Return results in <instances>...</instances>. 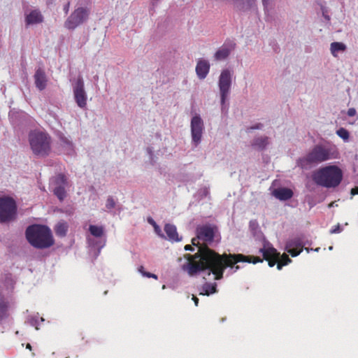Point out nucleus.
Returning <instances> with one entry per match:
<instances>
[{
    "label": "nucleus",
    "mask_w": 358,
    "mask_h": 358,
    "mask_svg": "<svg viewBox=\"0 0 358 358\" xmlns=\"http://www.w3.org/2000/svg\"><path fill=\"white\" fill-rule=\"evenodd\" d=\"M216 229L211 225H203L197 227L196 238L192 239V243L193 245L198 246V252L194 255H185V262L181 266L182 270L189 275L193 276L201 271H206L208 275L213 273L215 280H220L222 278L224 271L227 267H231V269H234V272H235L240 268L239 266H234L237 263L252 262L256 264L263 262L259 257H252L254 260L251 261V257L241 254L220 255L207 246L199 245V241H202L206 244L211 243L214 240Z\"/></svg>",
    "instance_id": "f257e3e1"
},
{
    "label": "nucleus",
    "mask_w": 358,
    "mask_h": 358,
    "mask_svg": "<svg viewBox=\"0 0 358 358\" xmlns=\"http://www.w3.org/2000/svg\"><path fill=\"white\" fill-rule=\"evenodd\" d=\"M338 152L334 145L317 144L314 145L309 152L296 161V164L302 169H310L324 162L336 159Z\"/></svg>",
    "instance_id": "f03ea898"
},
{
    "label": "nucleus",
    "mask_w": 358,
    "mask_h": 358,
    "mask_svg": "<svg viewBox=\"0 0 358 358\" xmlns=\"http://www.w3.org/2000/svg\"><path fill=\"white\" fill-rule=\"evenodd\" d=\"M26 237L29 243L36 248H48L54 244L52 231L45 225L34 224L28 227Z\"/></svg>",
    "instance_id": "7ed1b4c3"
},
{
    "label": "nucleus",
    "mask_w": 358,
    "mask_h": 358,
    "mask_svg": "<svg viewBox=\"0 0 358 358\" xmlns=\"http://www.w3.org/2000/svg\"><path fill=\"white\" fill-rule=\"evenodd\" d=\"M343 173L336 166H327L315 171L313 174L314 182L327 188L336 187L341 182Z\"/></svg>",
    "instance_id": "20e7f679"
},
{
    "label": "nucleus",
    "mask_w": 358,
    "mask_h": 358,
    "mask_svg": "<svg viewBox=\"0 0 358 358\" xmlns=\"http://www.w3.org/2000/svg\"><path fill=\"white\" fill-rule=\"evenodd\" d=\"M29 142L33 153L39 157L48 156L51 150V138L48 134L39 130L31 131Z\"/></svg>",
    "instance_id": "39448f33"
},
{
    "label": "nucleus",
    "mask_w": 358,
    "mask_h": 358,
    "mask_svg": "<svg viewBox=\"0 0 358 358\" xmlns=\"http://www.w3.org/2000/svg\"><path fill=\"white\" fill-rule=\"evenodd\" d=\"M264 259L268 262V266L273 267L278 262L277 268L281 270L283 266L289 264L292 260L286 254L280 255L272 244L264 238L263 247L259 249Z\"/></svg>",
    "instance_id": "423d86ee"
},
{
    "label": "nucleus",
    "mask_w": 358,
    "mask_h": 358,
    "mask_svg": "<svg viewBox=\"0 0 358 358\" xmlns=\"http://www.w3.org/2000/svg\"><path fill=\"white\" fill-rule=\"evenodd\" d=\"M232 84V71L228 69H223L218 79V87L220 96L221 110H228L227 100L231 92Z\"/></svg>",
    "instance_id": "0eeeda50"
},
{
    "label": "nucleus",
    "mask_w": 358,
    "mask_h": 358,
    "mask_svg": "<svg viewBox=\"0 0 358 358\" xmlns=\"http://www.w3.org/2000/svg\"><path fill=\"white\" fill-rule=\"evenodd\" d=\"M90 14V9L89 8L79 6L68 17L64 22V27L69 30H73L86 22L89 19Z\"/></svg>",
    "instance_id": "6e6552de"
},
{
    "label": "nucleus",
    "mask_w": 358,
    "mask_h": 358,
    "mask_svg": "<svg viewBox=\"0 0 358 358\" xmlns=\"http://www.w3.org/2000/svg\"><path fill=\"white\" fill-rule=\"evenodd\" d=\"M17 205L15 200L9 196L0 197V222H9L15 220Z\"/></svg>",
    "instance_id": "1a4fd4ad"
},
{
    "label": "nucleus",
    "mask_w": 358,
    "mask_h": 358,
    "mask_svg": "<svg viewBox=\"0 0 358 358\" xmlns=\"http://www.w3.org/2000/svg\"><path fill=\"white\" fill-rule=\"evenodd\" d=\"M204 129L203 121L201 116L197 114L194 115L190 122L192 145L194 147L196 148L201 143Z\"/></svg>",
    "instance_id": "9d476101"
},
{
    "label": "nucleus",
    "mask_w": 358,
    "mask_h": 358,
    "mask_svg": "<svg viewBox=\"0 0 358 358\" xmlns=\"http://www.w3.org/2000/svg\"><path fill=\"white\" fill-rule=\"evenodd\" d=\"M306 245H310V243L305 235L301 234L289 239L285 245V250L292 257H296Z\"/></svg>",
    "instance_id": "9b49d317"
},
{
    "label": "nucleus",
    "mask_w": 358,
    "mask_h": 358,
    "mask_svg": "<svg viewBox=\"0 0 358 358\" xmlns=\"http://www.w3.org/2000/svg\"><path fill=\"white\" fill-rule=\"evenodd\" d=\"M73 93L74 100L79 108H86L87 94L85 90L83 79L79 76L77 80L73 83Z\"/></svg>",
    "instance_id": "f8f14e48"
},
{
    "label": "nucleus",
    "mask_w": 358,
    "mask_h": 358,
    "mask_svg": "<svg viewBox=\"0 0 358 358\" xmlns=\"http://www.w3.org/2000/svg\"><path fill=\"white\" fill-rule=\"evenodd\" d=\"M50 186L55 195L62 201L66 197L65 188L67 186V180L64 175L58 174L50 180Z\"/></svg>",
    "instance_id": "ddd939ff"
},
{
    "label": "nucleus",
    "mask_w": 358,
    "mask_h": 358,
    "mask_svg": "<svg viewBox=\"0 0 358 358\" xmlns=\"http://www.w3.org/2000/svg\"><path fill=\"white\" fill-rule=\"evenodd\" d=\"M89 231L90 234L94 238H99V240L95 241L94 238H88L89 244L92 247H96L98 250L96 255H99L100 253L101 249L103 248L106 243L105 238H103L102 236L104 234V227L103 226H97V225H90Z\"/></svg>",
    "instance_id": "4468645a"
},
{
    "label": "nucleus",
    "mask_w": 358,
    "mask_h": 358,
    "mask_svg": "<svg viewBox=\"0 0 358 358\" xmlns=\"http://www.w3.org/2000/svg\"><path fill=\"white\" fill-rule=\"evenodd\" d=\"M24 18L27 27L41 24L44 20L43 15L39 9H32L26 11Z\"/></svg>",
    "instance_id": "2eb2a0df"
},
{
    "label": "nucleus",
    "mask_w": 358,
    "mask_h": 358,
    "mask_svg": "<svg viewBox=\"0 0 358 358\" xmlns=\"http://www.w3.org/2000/svg\"><path fill=\"white\" fill-rule=\"evenodd\" d=\"M235 48V43L232 42L224 43L219 49L215 52L214 58L216 61H222L226 59L231 52Z\"/></svg>",
    "instance_id": "dca6fc26"
},
{
    "label": "nucleus",
    "mask_w": 358,
    "mask_h": 358,
    "mask_svg": "<svg viewBox=\"0 0 358 358\" xmlns=\"http://www.w3.org/2000/svg\"><path fill=\"white\" fill-rule=\"evenodd\" d=\"M210 66L208 61L203 59H199L196 66V73L199 79L203 80L206 78L210 71Z\"/></svg>",
    "instance_id": "f3484780"
},
{
    "label": "nucleus",
    "mask_w": 358,
    "mask_h": 358,
    "mask_svg": "<svg viewBox=\"0 0 358 358\" xmlns=\"http://www.w3.org/2000/svg\"><path fill=\"white\" fill-rule=\"evenodd\" d=\"M34 81L36 87L40 90H43L46 87L47 78L43 70L38 69L34 74Z\"/></svg>",
    "instance_id": "a211bd4d"
},
{
    "label": "nucleus",
    "mask_w": 358,
    "mask_h": 358,
    "mask_svg": "<svg viewBox=\"0 0 358 358\" xmlns=\"http://www.w3.org/2000/svg\"><path fill=\"white\" fill-rule=\"evenodd\" d=\"M59 140L64 152L68 155H73L75 154V146L73 142L63 134L59 136Z\"/></svg>",
    "instance_id": "6ab92c4d"
},
{
    "label": "nucleus",
    "mask_w": 358,
    "mask_h": 358,
    "mask_svg": "<svg viewBox=\"0 0 358 358\" xmlns=\"http://www.w3.org/2000/svg\"><path fill=\"white\" fill-rule=\"evenodd\" d=\"M272 194L280 201H287L292 197L293 192L290 189L282 187L275 189Z\"/></svg>",
    "instance_id": "aec40b11"
},
{
    "label": "nucleus",
    "mask_w": 358,
    "mask_h": 358,
    "mask_svg": "<svg viewBox=\"0 0 358 358\" xmlns=\"http://www.w3.org/2000/svg\"><path fill=\"white\" fill-rule=\"evenodd\" d=\"M164 231L169 240L171 241H180L181 240V238L178 237L177 229L175 225L171 224H165Z\"/></svg>",
    "instance_id": "412c9836"
},
{
    "label": "nucleus",
    "mask_w": 358,
    "mask_h": 358,
    "mask_svg": "<svg viewBox=\"0 0 358 358\" xmlns=\"http://www.w3.org/2000/svg\"><path fill=\"white\" fill-rule=\"evenodd\" d=\"M116 209L120 210V205L113 196H108L103 210L112 215H115V213L114 210Z\"/></svg>",
    "instance_id": "4be33fe9"
},
{
    "label": "nucleus",
    "mask_w": 358,
    "mask_h": 358,
    "mask_svg": "<svg viewBox=\"0 0 358 358\" xmlns=\"http://www.w3.org/2000/svg\"><path fill=\"white\" fill-rule=\"evenodd\" d=\"M268 138L267 136H259L254 138L252 146L255 149L262 150L268 145Z\"/></svg>",
    "instance_id": "5701e85b"
},
{
    "label": "nucleus",
    "mask_w": 358,
    "mask_h": 358,
    "mask_svg": "<svg viewBox=\"0 0 358 358\" xmlns=\"http://www.w3.org/2000/svg\"><path fill=\"white\" fill-rule=\"evenodd\" d=\"M68 229L69 224L64 220L58 222L54 228L56 235L60 237H64L66 235Z\"/></svg>",
    "instance_id": "b1692460"
},
{
    "label": "nucleus",
    "mask_w": 358,
    "mask_h": 358,
    "mask_svg": "<svg viewBox=\"0 0 358 358\" xmlns=\"http://www.w3.org/2000/svg\"><path fill=\"white\" fill-rule=\"evenodd\" d=\"M347 49L345 44L341 42H333L330 45V51L331 55L336 57L339 52H345Z\"/></svg>",
    "instance_id": "393cba45"
},
{
    "label": "nucleus",
    "mask_w": 358,
    "mask_h": 358,
    "mask_svg": "<svg viewBox=\"0 0 358 358\" xmlns=\"http://www.w3.org/2000/svg\"><path fill=\"white\" fill-rule=\"evenodd\" d=\"M8 304L4 296L0 294V321L8 316Z\"/></svg>",
    "instance_id": "a878e982"
},
{
    "label": "nucleus",
    "mask_w": 358,
    "mask_h": 358,
    "mask_svg": "<svg viewBox=\"0 0 358 358\" xmlns=\"http://www.w3.org/2000/svg\"><path fill=\"white\" fill-rule=\"evenodd\" d=\"M215 292H216V284L206 282L203 285L202 292L200 293V294L209 295Z\"/></svg>",
    "instance_id": "bb28decb"
},
{
    "label": "nucleus",
    "mask_w": 358,
    "mask_h": 358,
    "mask_svg": "<svg viewBox=\"0 0 358 358\" xmlns=\"http://www.w3.org/2000/svg\"><path fill=\"white\" fill-rule=\"evenodd\" d=\"M148 222L154 227L155 232L160 237L164 238V235L160 227L155 222V221L150 217L148 218Z\"/></svg>",
    "instance_id": "cd10ccee"
},
{
    "label": "nucleus",
    "mask_w": 358,
    "mask_h": 358,
    "mask_svg": "<svg viewBox=\"0 0 358 358\" xmlns=\"http://www.w3.org/2000/svg\"><path fill=\"white\" fill-rule=\"evenodd\" d=\"M336 134L345 141L349 139V132L345 128H340L336 131Z\"/></svg>",
    "instance_id": "c85d7f7f"
},
{
    "label": "nucleus",
    "mask_w": 358,
    "mask_h": 358,
    "mask_svg": "<svg viewBox=\"0 0 358 358\" xmlns=\"http://www.w3.org/2000/svg\"><path fill=\"white\" fill-rule=\"evenodd\" d=\"M27 322L31 326H35L36 329H38V328L37 327L38 325V318L36 317H31L28 318Z\"/></svg>",
    "instance_id": "c756f323"
},
{
    "label": "nucleus",
    "mask_w": 358,
    "mask_h": 358,
    "mask_svg": "<svg viewBox=\"0 0 358 358\" xmlns=\"http://www.w3.org/2000/svg\"><path fill=\"white\" fill-rule=\"evenodd\" d=\"M343 231V227L338 224L337 225L334 226L330 230V234H338L341 233Z\"/></svg>",
    "instance_id": "7c9ffc66"
},
{
    "label": "nucleus",
    "mask_w": 358,
    "mask_h": 358,
    "mask_svg": "<svg viewBox=\"0 0 358 358\" xmlns=\"http://www.w3.org/2000/svg\"><path fill=\"white\" fill-rule=\"evenodd\" d=\"M138 271L145 277L150 278L151 273L143 271V267L141 266L138 268Z\"/></svg>",
    "instance_id": "2f4dec72"
},
{
    "label": "nucleus",
    "mask_w": 358,
    "mask_h": 358,
    "mask_svg": "<svg viewBox=\"0 0 358 358\" xmlns=\"http://www.w3.org/2000/svg\"><path fill=\"white\" fill-rule=\"evenodd\" d=\"M347 114L349 117H353L356 115V110L354 108H350L348 109Z\"/></svg>",
    "instance_id": "473e14b6"
},
{
    "label": "nucleus",
    "mask_w": 358,
    "mask_h": 358,
    "mask_svg": "<svg viewBox=\"0 0 358 358\" xmlns=\"http://www.w3.org/2000/svg\"><path fill=\"white\" fill-rule=\"evenodd\" d=\"M263 125L260 123L256 124L254 126L250 127L248 129L250 130H254V129H261L262 128Z\"/></svg>",
    "instance_id": "72a5a7b5"
},
{
    "label": "nucleus",
    "mask_w": 358,
    "mask_h": 358,
    "mask_svg": "<svg viewBox=\"0 0 358 358\" xmlns=\"http://www.w3.org/2000/svg\"><path fill=\"white\" fill-rule=\"evenodd\" d=\"M271 0H262V3L264 7V9H267L268 6L271 3Z\"/></svg>",
    "instance_id": "f704fd0d"
},
{
    "label": "nucleus",
    "mask_w": 358,
    "mask_h": 358,
    "mask_svg": "<svg viewBox=\"0 0 358 358\" xmlns=\"http://www.w3.org/2000/svg\"><path fill=\"white\" fill-rule=\"evenodd\" d=\"M257 227V222L255 220H251L250 222V227L252 229H255Z\"/></svg>",
    "instance_id": "c9c22d12"
},
{
    "label": "nucleus",
    "mask_w": 358,
    "mask_h": 358,
    "mask_svg": "<svg viewBox=\"0 0 358 358\" xmlns=\"http://www.w3.org/2000/svg\"><path fill=\"white\" fill-rule=\"evenodd\" d=\"M69 7H70V3L68 2L67 3H66L64 6V11L66 14L68 13L69 10Z\"/></svg>",
    "instance_id": "e433bc0d"
},
{
    "label": "nucleus",
    "mask_w": 358,
    "mask_h": 358,
    "mask_svg": "<svg viewBox=\"0 0 358 358\" xmlns=\"http://www.w3.org/2000/svg\"><path fill=\"white\" fill-rule=\"evenodd\" d=\"M201 192L202 193V195L206 196L209 194V190L208 188L205 187L201 190Z\"/></svg>",
    "instance_id": "4c0bfd02"
},
{
    "label": "nucleus",
    "mask_w": 358,
    "mask_h": 358,
    "mask_svg": "<svg viewBox=\"0 0 358 358\" xmlns=\"http://www.w3.org/2000/svg\"><path fill=\"white\" fill-rule=\"evenodd\" d=\"M351 194H352V195L358 194V187H355V188H352V189H351Z\"/></svg>",
    "instance_id": "58836bf2"
},
{
    "label": "nucleus",
    "mask_w": 358,
    "mask_h": 358,
    "mask_svg": "<svg viewBox=\"0 0 358 358\" xmlns=\"http://www.w3.org/2000/svg\"><path fill=\"white\" fill-rule=\"evenodd\" d=\"M161 0H152L151 4L153 7L157 6Z\"/></svg>",
    "instance_id": "ea45409f"
},
{
    "label": "nucleus",
    "mask_w": 358,
    "mask_h": 358,
    "mask_svg": "<svg viewBox=\"0 0 358 358\" xmlns=\"http://www.w3.org/2000/svg\"><path fill=\"white\" fill-rule=\"evenodd\" d=\"M185 250H191L193 251L194 248L190 245H186L185 247Z\"/></svg>",
    "instance_id": "a19ab883"
},
{
    "label": "nucleus",
    "mask_w": 358,
    "mask_h": 358,
    "mask_svg": "<svg viewBox=\"0 0 358 358\" xmlns=\"http://www.w3.org/2000/svg\"><path fill=\"white\" fill-rule=\"evenodd\" d=\"M192 300L194 301V303L196 306H198L199 303V299L194 296L192 297Z\"/></svg>",
    "instance_id": "79ce46f5"
},
{
    "label": "nucleus",
    "mask_w": 358,
    "mask_h": 358,
    "mask_svg": "<svg viewBox=\"0 0 358 358\" xmlns=\"http://www.w3.org/2000/svg\"><path fill=\"white\" fill-rule=\"evenodd\" d=\"M305 250L309 253L311 250H313V248H305Z\"/></svg>",
    "instance_id": "37998d69"
},
{
    "label": "nucleus",
    "mask_w": 358,
    "mask_h": 358,
    "mask_svg": "<svg viewBox=\"0 0 358 358\" xmlns=\"http://www.w3.org/2000/svg\"><path fill=\"white\" fill-rule=\"evenodd\" d=\"M150 278L157 279V276L155 274L151 273Z\"/></svg>",
    "instance_id": "c03bdc74"
},
{
    "label": "nucleus",
    "mask_w": 358,
    "mask_h": 358,
    "mask_svg": "<svg viewBox=\"0 0 358 358\" xmlns=\"http://www.w3.org/2000/svg\"><path fill=\"white\" fill-rule=\"evenodd\" d=\"M247 1H248V5L250 6H251L255 0H247Z\"/></svg>",
    "instance_id": "a18cd8bd"
},
{
    "label": "nucleus",
    "mask_w": 358,
    "mask_h": 358,
    "mask_svg": "<svg viewBox=\"0 0 358 358\" xmlns=\"http://www.w3.org/2000/svg\"><path fill=\"white\" fill-rule=\"evenodd\" d=\"M27 349H29V350H31V345H30L29 343H28V344L27 345Z\"/></svg>",
    "instance_id": "49530a36"
},
{
    "label": "nucleus",
    "mask_w": 358,
    "mask_h": 358,
    "mask_svg": "<svg viewBox=\"0 0 358 358\" xmlns=\"http://www.w3.org/2000/svg\"><path fill=\"white\" fill-rule=\"evenodd\" d=\"M320 248H317L314 249V251L318 252L320 250Z\"/></svg>",
    "instance_id": "de8ad7c7"
},
{
    "label": "nucleus",
    "mask_w": 358,
    "mask_h": 358,
    "mask_svg": "<svg viewBox=\"0 0 358 358\" xmlns=\"http://www.w3.org/2000/svg\"><path fill=\"white\" fill-rule=\"evenodd\" d=\"M329 250H333V246H329Z\"/></svg>",
    "instance_id": "09e8293b"
},
{
    "label": "nucleus",
    "mask_w": 358,
    "mask_h": 358,
    "mask_svg": "<svg viewBox=\"0 0 358 358\" xmlns=\"http://www.w3.org/2000/svg\"><path fill=\"white\" fill-rule=\"evenodd\" d=\"M325 18L327 19L328 20H329V16H325Z\"/></svg>",
    "instance_id": "8fccbe9b"
},
{
    "label": "nucleus",
    "mask_w": 358,
    "mask_h": 358,
    "mask_svg": "<svg viewBox=\"0 0 358 358\" xmlns=\"http://www.w3.org/2000/svg\"><path fill=\"white\" fill-rule=\"evenodd\" d=\"M41 321L43 322L44 321V319L43 317L41 318Z\"/></svg>",
    "instance_id": "3c124183"
},
{
    "label": "nucleus",
    "mask_w": 358,
    "mask_h": 358,
    "mask_svg": "<svg viewBox=\"0 0 358 358\" xmlns=\"http://www.w3.org/2000/svg\"><path fill=\"white\" fill-rule=\"evenodd\" d=\"M166 288V286L165 285H163L162 286V289H165Z\"/></svg>",
    "instance_id": "603ef678"
},
{
    "label": "nucleus",
    "mask_w": 358,
    "mask_h": 358,
    "mask_svg": "<svg viewBox=\"0 0 358 358\" xmlns=\"http://www.w3.org/2000/svg\"><path fill=\"white\" fill-rule=\"evenodd\" d=\"M148 150L149 152H151L150 148H148Z\"/></svg>",
    "instance_id": "864d4df0"
},
{
    "label": "nucleus",
    "mask_w": 358,
    "mask_h": 358,
    "mask_svg": "<svg viewBox=\"0 0 358 358\" xmlns=\"http://www.w3.org/2000/svg\"><path fill=\"white\" fill-rule=\"evenodd\" d=\"M53 0H48L49 2H52Z\"/></svg>",
    "instance_id": "5fc2aeb1"
},
{
    "label": "nucleus",
    "mask_w": 358,
    "mask_h": 358,
    "mask_svg": "<svg viewBox=\"0 0 358 358\" xmlns=\"http://www.w3.org/2000/svg\"><path fill=\"white\" fill-rule=\"evenodd\" d=\"M66 358H68V357H66Z\"/></svg>",
    "instance_id": "6e6d98bb"
}]
</instances>
